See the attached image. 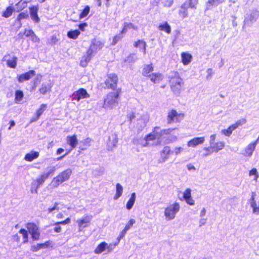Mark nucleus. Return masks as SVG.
Instances as JSON below:
<instances>
[{
  "instance_id": "nucleus-1",
  "label": "nucleus",
  "mask_w": 259,
  "mask_h": 259,
  "mask_svg": "<svg viewBox=\"0 0 259 259\" xmlns=\"http://www.w3.org/2000/svg\"><path fill=\"white\" fill-rule=\"evenodd\" d=\"M27 230L21 228L19 233L22 235V243L25 244L28 242V233L31 235L33 241L39 240L40 238V232L38 226L34 223L29 222L26 224Z\"/></svg>"
},
{
  "instance_id": "nucleus-2",
  "label": "nucleus",
  "mask_w": 259,
  "mask_h": 259,
  "mask_svg": "<svg viewBox=\"0 0 259 259\" xmlns=\"http://www.w3.org/2000/svg\"><path fill=\"white\" fill-rule=\"evenodd\" d=\"M122 93L120 88L107 93L104 98L102 107L105 109H113L119 103Z\"/></svg>"
},
{
  "instance_id": "nucleus-3",
  "label": "nucleus",
  "mask_w": 259,
  "mask_h": 259,
  "mask_svg": "<svg viewBox=\"0 0 259 259\" xmlns=\"http://www.w3.org/2000/svg\"><path fill=\"white\" fill-rule=\"evenodd\" d=\"M119 82V77L115 73H107L105 76L104 82V89L105 90H115Z\"/></svg>"
},
{
  "instance_id": "nucleus-4",
  "label": "nucleus",
  "mask_w": 259,
  "mask_h": 259,
  "mask_svg": "<svg viewBox=\"0 0 259 259\" xmlns=\"http://www.w3.org/2000/svg\"><path fill=\"white\" fill-rule=\"evenodd\" d=\"M171 91L175 94L180 93L183 89L184 82L178 73H176L169 80Z\"/></svg>"
},
{
  "instance_id": "nucleus-5",
  "label": "nucleus",
  "mask_w": 259,
  "mask_h": 259,
  "mask_svg": "<svg viewBox=\"0 0 259 259\" xmlns=\"http://www.w3.org/2000/svg\"><path fill=\"white\" fill-rule=\"evenodd\" d=\"M185 114L182 112L179 113L175 109L168 111L167 115V121L168 124L172 123H179L184 118Z\"/></svg>"
},
{
  "instance_id": "nucleus-6",
  "label": "nucleus",
  "mask_w": 259,
  "mask_h": 259,
  "mask_svg": "<svg viewBox=\"0 0 259 259\" xmlns=\"http://www.w3.org/2000/svg\"><path fill=\"white\" fill-rule=\"evenodd\" d=\"M180 208V204L178 202H174L169 205L165 208L164 215L167 220H171L174 219L176 213L179 211Z\"/></svg>"
},
{
  "instance_id": "nucleus-7",
  "label": "nucleus",
  "mask_w": 259,
  "mask_h": 259,
  "mask_svg": "<svg viewBox=\"0 0 259 259\" xmlns=\"http://www.w3.org/2000/svg\"><path fill=\"white\" fill-rule=\"evenodd\" d=\"M66 140L67 144L70 146V149L67 150L64 155L57 158L58 160H60L67 155L73 149L76 147L78 144L77 136L75 134L71 136H68L67 137Z\"/></svg>"
},
{
  "instance_id": "nucleus-8",
  "label": "nucleus",
  "mask_w": 259,
  "mask_h": 259,
  "mask_svg": "<svg viewBox=\"0 0 259 259\" xmlns=\"http://www.w3.org/2000/svg\"><path fill=\"white\" fill-rule=\"evenodd\" d=\"M71 174V169L67 168L60 172L57 177L54 178L53 181L57 185H59L64 182L68 180Z\"/></svg>"
},
{
  "instance_id": "nucleus-9",
  "label": "nucleus",
  "mask_w": 259,
  "mask_h": 259,
  "mask_svg": "<svg viewBox=\"0 0 259 259\" xmlns=\"http://www.w3.org/2000/svg\"><path fill=\"white\" fill-rule=\"evenodd\" d=\"M90 95L84 88H79L72 95V100L79 102L80 100L90 98Z\"/></svg>"
},
{
  "instance_id": "nucleus-10",
  "label": "nucleus",
  "mask_w": 259,
  "mask_h": 259,
  "mask_svg": "<svg viewBox=\"0 0 259 259\" xmlns=\"http://www.w3.org/2000/svg\"><path fill=\"white\" fill-rule=\"evenodd\" d=\"M104 47V42L95 38L92 39L91 45L88 51L93 55L94 53L101 50Z\"/></svg>"
},
{
  "instance_id": "nucleus-11",
  "label": "nucleus",
  "mask_w": 259,
  "mask_h": 259,
  "mask_svg": "<svg viewBox=\"0 0 259 259\" xmlns=\"http://www.w3.org/2000/svg\"><path fill=\"white\" fill-rule=\"evenodd\" d=\"M35 75V71L34 70H30L24 73L19 74L17 76V79L19 82L22 83L28 80Z\"/></svg>"
},
{
  "instance_id": "nucleus-12",
  "label": "nucleus",
  "mask_w": 259,
  "mask_h": 259,
  "mask_svg": "<svg viewBox=\"0 0 259 259\" xmlns=\"http://www.w3.org/2000/svg\"><path fill=\"white\" fill-rule=\"evenodd\" d=\"M173 153L169 146H165L160 152V158L159 162H163L168 159L170 155Z\"/></svg>"
},
{
  "instance_id": "nucleus-13",
  "label": "nucleus",
  "mask_w": 259,
  "mask_h": 259,
  "mask_svg": "<svg viewBox=\"0 0 259 259\" xmlns=\"http://www.w3.org/2000/svg\"><path fill=\"white\" fill-rule=\"evenodd\" d=\"M17 57L13 56L11 57L9 54H6L3 58V61H6L7 66L11 68H15L17 64Z\"/></svg>"
},
{
  "instance_id": "nucleus-14",
  "label": "nucleus",
  "mask_w": 259,
  "mask_h": 259,
  "mask_svg": "<svg viewBox=\"0 0 259 259\" xmlns=\"http://www.w3.org/2000/svg\"><path fill=\"white\" fill-rule=\"evenodd\" d=\"M258 142H259V136L255 141L249 144L246 146V147L244 149L243 155L246 157L250 156L252 154L254 150H255L256 145Z\"/></svg>"
},
{
  "instance_id": "nucleus-15",
  "label": "nucleus",
  "mask_w": 259,
  "mask_h": 259,
  "mask_svg": "<svg viewBox=\"0 0 259 259\" xmlns=\"http://www.w3.org/2000/svg\"><path fill=\"white\" fill-rule=\"evenodd\" d=\"M38 5L33 6L29 8L31 18L35 23H37L40 21V18L38 15Z\"/></svg>"
},
{
  "instance_id": "nucleus-16",
  "label": "nucleus",
  "mask_w": 259,
  "mask_h": 259,
  "mask_svg": "<svg viewBox=\"0 0 259 259\" xmlns=\"http://www.w3.org/2000/svg\"><path fill=\"white\" fill-rule=\"evenodd\" d=\"M205 141L204 137H195L187 142V146L189 147H195L198 145H201Z\"/></svg>"
},
{
  "instance_id": "nucleus-17",
  "label": "nucleus",
  "mask_w": 259,
  "mask_h": 259,
  "mask_svg": "<svg viewBox=\"0 0 259 259\" xmlns=\"http://www.w3.org/2000/svg\"><path fill=\"white\" fill-rule=\"evenodd\" d=\"M48 105L47 104H41L39 108L36 110L35 117L30 119V122L36 121L39 119L40 116L46 110Z\"/></svg>"
},
{
  "instance_id": "nucleus-18",
  "label": "nucleus",
  "mask_w": 259,
  "mask_h": 259,
  "mask_svg": "<svg viewBox=\"0 0 259 259\" xmlns=\"http://www.w3.org/2000/svg\"><path fill=\"white\" fill-rule=\"evenodd\" d=\"M92 216L91 215H85L82 218L77 221L79 228H85L88 226L90 223Z\"/></svg>"
},
{
  "instance_id": "nucleus-19",
  "label": "nucleus",
  "mask_w": 259,
  "mask_h": 259,
  "mask_svg": "<svg viewBox=\"0 0 259 259\" xmlns=\"http://www.w3.org/2000/svg\"><path fill=\"white\" fill-rule=\"evenodd\" d=\"M183 198L188 204L190 205L195 204V201L191 197V190L190 188L186 189L184 192Z\"/></svg>"
},
{
  "instance_id": "nucleus-20",
  "label": "nucleus",
  "mask_w": 259,
  "mask_h": 259,
  "mask_svg": "<svg viewBox=\"0 0 259 259\" xmlns=\"http://www.w3.org/2000/svg\"><path fill=\"white\" fill-rule=\"evenodd\" d=\"M106 249H108V251H110L112 248H110V246H108L107 243L106 242H102L98 245L94 250V252L96 254H100Z\"/></svg>"
},
{
  "instance_id": "nucleus-21",
  "label": "nucleus",
  "mask_w": 259,
  "mask_h": 259,
  "mask_svg": "<svg viewBox=\"0 0 259 259\" xmlns=\"http://www.w3.org/2000/svg\"><path fill=\"white\" fill-rule=\"evenodd\" d=\"M148 78L153 83H158L163 80V75L160 72H152Z\"/></svg>"
},
{
  "instance_id": "nucleus-22",
  "label": "nucleus",
  "mask_w": 259,
  "mask_h": 259,
  "mask_svg": "<svg viewBox=\"0 0 259 259\" xmlns=\"http://www.w3.org/2000/svg\"><path fill=\"white\" fill-rule=\"evenodd\" d=\"M154 71V66L152 63L146 64L143 66L142 69L143 76L148 77Z\"/></svg>"
},
{
  "instance_id": "nucleus-23",
  "label": "nucleus",
  "mask_w": 259,
  "mask_h": 259,
  "mask_svg": "<svg viewBox=\"0 0 259 259\" xmlns=\"http://www.w3.org/2000/svg\"><path fill=\"white\" fill-rule=\"evenodd\" d=\"M188 6L187 3H184L181 6L179 10V15L182 18H184L188 16Z\"/></svg>"
},
{
  "instance_id": "nucleus-24",
  "label": "nucleus",
  "mask_w": 259,
  "mask_h": 259,
  "mask_svg": "<svg viewBox=\"0 0 259 259\" xmlns=\"http://www.w3.org/2000/svg\"><path fill=\"white\" fill-rule=\"evenodd\" d=\"M55 168H54L52 170H51L50 171L44 173L42 174L38 179L36 180V182L37 183V187H39V186L41 185L45 180L49 177V176L52 173L54 172L55 171Z\"/></svg>"
},
{
  "instance_id": "nucleus-25",
  "label": "nucleus",
  "mask_w": 259,
  "mask_h": 259,
  "mask_svg": "<svg viewBox=\"0 0 259 259\" xmlns=\"http://www.w3.org/2000/svg\"><path fill=\"white\" fill-rule=\"evenodd\" d=\"M52 88L51 83H42L40 88L38 90V92L40 95H45L48 93H50Z\"/></svg>"
},
{
  "instance_id": "nucleus-26",
  "label": "nucleus",
  "mask_w": 259,
  "mask_h": 259,
  "mask_svg": "<svg viewBox=\"0 0 259 259\" xmlns=\"http://www.w3.org/2000/svg\"><path fill=\"white\" fill-rule=\"evenodd\" d=\"M39 156V153L37 151H31L30 152L26 154L24 158L26 161L31 162L37 158Z\"/></svg>"
},
{
  "instance_id": "nucleus-27",
  "label": "nucleus",
  "mask_w": 259,
  "mask_h": 259,
  "mask_svg": "<svg viewBox=\"0 0 259 259\" xmlns=\"http://www.w3.org/2000/svg\"><path fill=\"white\" fill-rule=\"evenodd\" d=\"M160 127L159 126H155L152 130V132L148 135H147L145 138L144 140L146 141H153L155 140L157 136V133H156L157 130H159Z\"/></svg>"
},
{
  "instance_id": "nucleus-28",
  "label": "nucleus",
  "mask_w": 259,
  "mask_h": 259,
  "mask_svg": "<svg viewBox=\"0 0 259 259\" xmlns=\"http://www.w3.org/2000/svg\"><path fill=\"white\" fill-rule=\"evenodd\" d=\"M182 62L184 65H188L192 60L191 54L187 52H182L181 53Z\"/></svg>"
},
{
  "instance_id": "nucleus-29",
  "label": "nucleus",
  "mask_w": 259,
  "mask_h": 259,
  "mask_svg": "<svg viewBox=\"0 0 259 259\" xmlns=\"http://www.w3.org/2000/svg\"><path fill=\"white\" fill-rule=\"evenodd\" d=\"M70 222H71L70 218H67L64 221L56 222L54 224V225H55V227L54 228V231L56 233L61 232V230H62V228H61V226H60V224H62V225L68 224L70 223Z\"/></svg>"
},
{
  "instance_id": "nucleus-30",
  "label": "nucleus",
  "mask_w": 259,
  "mask_h": 259,
  "mask_svg": "<svg viewBox=\"0 0 259 259\" xmlns=\"http://www.w3.org/2000/svg\"><path fill=\"white\" fill-rule=\"evenodd\" d=\"M93 56V54L90 53V52L87 50V55L82 57L80 61V65L82 67H85L88 65V63L91 60V58Z\"/></svg>"
},
{
  "instance_id": "nucleus-31",
  "label": "nucleus",
  "mask_w": 259,
  "mask_h": 259,
  "mask_svg": "<svg viewBox=\"0 0 259 259\" xmlns=\"http://www.w3.org/2000/svg\"><path fill=\"white\" fill-rule=\"evenodd\" d=\"M225 143L223 141H219L210 144L211 148L214 152L217 153L225 147Z\"/></svg>"
},
{
  "instance_id": "nucleus-32",
  "label": "nucleus",
  "mask_w": 259,
  "mask_h": 259,
  "mask_svg": "<svg viewBox=\"0 0 259 259\" xmlns=\"http://www.w3.org/2000/svg\"><path fill=\"white\" fill-rule=\"evenodd\" d=\"M130 28L137 30L138 29V27L132 23H124L121 30L120 31V34L126 33L128 29Z\"/></svg>"
},
{
  "instance_id": "nucleus-33",
  "label": "nucleus",
  "mask_w": 259,
  "mask_h": 259,
  "mask_svg": "<svg viewBox=\"0 0 259 259\" xmlns=\"http://www.w3.org/2000/svg\"><path fill=\"white\" fill-rule=\"evenodd\" d=\"M158 29L159 30L164 31L167 34L171 33V27L167 22H164L163 23L160 24L158 26Z\"/></svg>"
},
{
  "instance_id": "nucleus-34",
  "label": "nucleus",
  "mask_w": 259,
  "mask_h": 259,
  "mask_svg": "<svg viewBox=\"0 0 259 259\" xmlns=\"http://www.w3.org/2000/svg\"><path fill=\"white\" fill-rule=\"evenodd\" d=\"M93 141V139L91 138H87L82 142V146L79 147V149L81 151H84L87 149V147L91 146V143Z\"/></svg>"
},
{
  "instance_id": "nucleus-35",
  "label": "nucleus",
  "mask_w": 259,
  "mask_h": 259,
  "mask_svg": "<svg viewBox=\"0 0 259 259\" xmlns=\"http://www.w3.org/2000/svg\"><path fill=\"white\" fill-rule=\"evenodd\" d=\"M135 200H136V193L135 192H134V193H132L130 198L129 199V200H128V201L126 203V207L127 209L130 210L133 207V206L135 202Z\"/></svg>"
},
{
  "instance_id": "nucleus-36",
  "label": "nucleus",
  "mask_w": 259,
  "mask_h": 259,
  "mask_svg": "<svg viewBox=\"0 0 259 259\" xmlns=\"http://www.w3.org/2000/svg\"><path fill=\"white\" fill-rule=\"evenodd\" d=\"M134 46L135 48L141 47L144 53H146V43L144 40L138 39L134 42Z\"/></svg>"
},
{
  "instance_id": "nucleus-37",
  "label": "nucleus",
  "mask_w": 259,
  "mask_h": 259,
  "mask_svg": "<svg viewBox=\"0 0 259 259\" xmlns=\"http://www.w3.org/2000/svg\"><path fill=\"white\" fill-rule=\"evenodd\" d=\"M123 188L119 183L116 184V194L114 196V199H118L122 194Z\"/></svg>"
},
{
  "instance_id": "nucleus-38",
  "label": "nucleus",
  "mask_w": 259,
  "mask_h": 259,
  "mask_svg": "<svg viewBox=\"0 0 259 259\" xmlns=\"http://www.w3.org/2000/svg\"><path fill=\"white\" fill-rule=\"evenodd\" d=\"M28 3V2L26 1L20 0L16 4L17 12H21L22 10H23L24 9H25L27 7V5Z\"/></svg>"
},
{
  "instance_id": "nucleus-39",
  "label": "nucleus",
  "mask_w": 259,
  "mask_h": 259,
  "mask_svg": "<svg viewBox=\"0 0 259 259\" xmlns=\"http://www.w3.org/2000/svg\"><path fill=\"white\" fill-rule=\"evenodd\" d=\"M24 98L23 92L21 90H16L15 93V102L20 103Z\"/></svg>"
},
{
  "instance_id": "nucleus-40",
  "label": "nucleus",
  "mask_w": 259,
  "mask_h": 259,
  "mask_svg": "<svg viewBox=\"0 0 259 259\" xmlns=\"http://www.w3.org/2000/svg\"><path fill=\"white\" fill-rule=\"evenodd\" d=\"M80 32L78 30H70L67 32V36L71 39H75L80 35Z\"/></svg>"
},
{
  "instance_id": "nucleus-41",
  "label": "nucleus",
  "mask_w": 259,
  "mask_h": 259,
  "mask_svg": "<svg viewBox=\"0 0 259 259\" xmlns=\"http://www.w3.org/2000/svg\"><path fill=\"white\" fill-rule=\"evenodd\" d=\"M14 11V9L11 6H9L3 12L2 16L5 18H8L12 15Z\"/></svg>"
},
{
  "instance_id": "nucleus-42",
  "label": "nucleus",
  "mask_w": 259,
  "mask_h": 259,
  "mask_svg": "<svg viewBox=\"0 0 259 259\" xmlns=\"http://www.w3.org/2000/svg\"><path fill=\"white\" fill-rule=\"evenodd\" d=\"M90 11V8L89 6H86L80 12L79 17L80 19L83 18L87 17L89 14Z\"/></svg>"
},
{
  "instance_id": "nucleus-43",
  "label": "nucleus",
  "mask_w": 259,
  "mask_h": 259,
  "mask_svg": "<svg viewBox=\"0 0 259 259\" xmlns=\"http://www.w3.org/2000/svg\"><path fill=\"white\" fill-rule=\"evenodd\" d=\"M198 2V0H187L185 3H187L188 8L192 9H196V6L197 5Z\"/></svg>"
},
{
  "instance_id": "nucleus-44",
  "label": "nucleus",
  "mask_w": 259,
  "mask_h": 259,
  "mask_svg": "<svg viewBox=\"0 0 259 259\" xmlns=\"http://www.w3.org/2000/svg\"><path fill=\"white\" fill-rule=\"evenodd\" d=\"M40 246L41 249L47 248L48 247H53L52 241L51 240H47L44 243H40Z\"/></svg>"
},
{
  "instance_id": "nucleus-45",
  "label": "nucleus",
  "mask_w": 259,
  "mask_h": 259,
  "mask_svg": "<svg viewBox=\"0 0 259 259\" xmlns=\"http://www.w3.org/2000/svg\"><path fill=\"white\" fill-rule=\"evenodd\" d=\"M11 241L13 243H16L19 244V246L21 245V243H20V237L18 234H14L12 236Z\"/></svg>"
},
{
  "instance_id": "nucleus-46",
  "label": "nucleus",
  "mask_w": 259,
  "mask_h": 259,
  "mask_svg": "<svg viewBox=\"0 0 259 259\" xmlns=\"http://www.w3.org/2000/svg\"><path fill=\"white\" fill-rule=\"evenodd\" d=\"M225 0H208L207 5L210 6L213 5H218L223 3Z\"/></svg>"
},
{
  "instance_id": "nucleus-47",
  "label": "nucleus",
  "mask_w": 259,
  "mask_h": 259,
  "mask_svg": "<svg viewBox=\"0 0 259 259\" xmlns=\"http://www.w3.org/2000/svg\"><path fill=\"white\" fill-rule=\"evenodd\" d=\"M28 18V14L27 13L21 12L19 14L17 17V21L20 22L22 20L26 19Z\"/></svg>"
},
{
  "instance_id": "nucleus-48",
  "label": "nucleus",
  "mask_w": 259,
  "mask_h": 259,
  "mask_svg": "<svg viewBox=\"0 0 259 259\" xmlns=\"http://www.w3.org/2000/svg\"><path fill=\"white\" fill-rule=\"evenodd\" d=\"M136 221L133 219H131L128 223L126 224L124 229L127 231L130 229L133 226V225L135 223Z\"/></svg>"
},
{
  "instance_id": "nucleus-49",
  "label": "nucleus",
  "mask_w": 259,
  "mask_h": 259,
  "mask_svg": "<svg viewBox=\"0 0 259 259\" xmlns=\"http://www.w3.org/2000/svg\"><path fill=\"white\" fill-rule=\"evenodd\" d=\"M203 150L205 151V153L203 154L204 156H207L209 155H210L212 153L214 152L211 148V146L209 147H206L203 148Z\"/></svg>"
},
{
  "instance_id": "nucleus-50",
  "label": "nucleus",
  "mask_w": 259,
  "mask_h": 259,
  "mask_svg": "<svg viewBox=\"0 0 259 259\" xmlns=\"http://www.w3.org/2000/svg\"><path fill=\"white\" fill-rule=\"evenodd\" d=\"M233 130L229 126L227 129H224L222 131V132L225 136L229 137L232 134Z\"/></svg>"
},
{
  "instance_id": "nucleus-51",
  "label": "nucleus",
  "mask_w": 259,
  "mask_h": 259,
  "mask_svg": "<svg viewBox=\"0 0 259 259\" xmlns=\"http://www.w3.org/2000/svg\"><path fill=\"white\" fill-rule=\"evenodd\" d=\"M122 37L123 36L120 34L115 35V36H114L112 38V45H115V44H116L118 41L121 39Z\"/></svg>"
},
{
  "instance_id": "nucleus-52",
  "label": "nucleus",
  "mask_w": 259,
  "mask_h": 259,
  "mask_svg": "<svg viewBox=\"0 0 259 259\" xmlns=\"http://www.w3.org/2000/svg\"><path fill=\"white\" fill-rule=\"evenodd\" d=\"M249 175L250 176L254 175L255 176V180H256L258 177V175L257 174V170L255 168H252L249 172Z\"/></svg>"
},
{
  "instance_id": "nucleus-53",
  "label": "nucleus",
  "mask_w": 259,
  "mask_h": 259,
  "mask_svg": "<svg viewBox=\"0 0 259 259\" xmlns=\"http://www.w3.org/2000/svg\"><path fill=\"white\" fill-rule=\"evenodd\" d=\"M41 249L39 243L33 245L31 246L30 250L32 252H37Z\"/></svg>"
},
{
  "instance_id": "nucleus-54",
  "label": "nucleus",
  "mask_w": 259,
  "mask_h": 259,
  "mask_svg": "<svg viewBox=\"0 0 259 259\" xmlns=\"http://www.w3.org/2000/svg\"><path fill=\"white\" fill-rule=\"evenodd\" d=\"M33 31L32 29H25L23 31V34L26 37H30L33 34Z\"/></svg>"
},
{
  "instance_id": "nucleus-55",
  "label": "nucleus",
  "mask_w": 259,
  "mask_h": 259,
  "mask_svg": "<svg viewBox=\"0 0 259 259\" xmlns=\"http://www.w3.org/2000/svg\"><path fill=\"white\" fill-rule=\"evenodd\" d=\"M59 203L57 202L55 203L54 206L52 207H50L48 209V212L50 213L55 210H59L58 207Z\"/></svg>"
},
{
  "instance_id": "nucleus-56",
  "label": "nucleus",
  "mask_w": 259,
  "mask_h": 259,
  "mask_svg": "<svg viewBox=\"0 0 259 259\" xmlns=\"http://www.w3.org/2000/svg\"><path fill=\"white\" fill-rule=\"evenodd\" d=\"M174 128H167L164 129L161 131V134L163 135H169L171 134L172 131L174 130Z\"/></svg>"
},
{
  "instance_id": "nucleus-57",
  "label": "nucleus",
  "mask_w": 259,
  "mask_h": 259,
  "mask_svg": "<svg viewBox=\"0 0 259 259\" xmlns=\"http://www.w3.org/2000/svg\"><path fill=\"white\" fill-rule=\"evenodd\" d=\"M30 39L34 42H39L40 41L39 38L36 35L34 32L33 34L30 36Z\"/></svg>"
},
{
  "instance_id": "nucleus-58",
  "label": "nucleus",
  "mask_w": 259,
  "mask_h": 259,
  "mask_svg": "<svg viewBox=\"0 0 259 259\" xmlns=\"http://www.w3.org/2000/svg\"><path fill=\"white\" fill-rule=\"evenodd\" d=\"M127 231L125 230L124 229H123L121 232L120 233L118 237V240L119 241L121 239L123 238L125 236V235Z\"/></svg>"
},
{
  "instance_id": "nucleus-59",
  "label": "nucleus",
  "mask_w": 259,
  "mask_h": 259,
  "mask_svg": "<svg viewBox=\"0 0 259 259\" xmlns=\"http://www.w3.org/2000/svg\"><path fill=\"white\" fill-rule=\"evenodd\" d=\"M246 119H242L237 120L235 122V123L237 124V126L238 127L239 126H241V125H243L244 123H246Z\"/></svg>"
},
{
  "instance_id": "nucleus-60",
  "label": "nucleus",
  "mask_w": 259,
  "mask_h": 259,
  "mask_svg": "<svg viewBox=\"0 0 259 259\" xmlns=\"http://www.w3.org/2000/svg\"><path fill=\"white\" fill-rule=\"evenodd\" d=\"M87 26H88L87 23L84 22V23L79 24L78 25V27H79V29L81 31H84L85 30L84 29L85 27H87Z\"/></svg>"
},
{
  "instance_id": "nucleus-61",
  "label": "nucleus",
  "mask_w": 259,
  "mask_h": 259,
  "mask_svg": "<svg viewBox=\"0 0 259 259\" xmlns=\"http://www.w3.org/2000/svg\"><path fill=\"white\" fill-rule=\"evenodd\" d=\"M183 148L181 147H177L175 148L174 152L176 155H178L180 154L182 151H183Z\"/></svg>"
},
{
  "instance_id": "nucleus-62",
  "label": "nucleus",
  "mask_w": 259,
  "mask_h": 259,
  "mask_svg": "<svg viewBox=\"0 0 259 259\" xmlns=\"http://www.w3.org/2000/svg\"><path fill=\"white\" fill-rule=\"evenodd\" d=\"M216 138V135L213 134L210 136V144H212Z\"/></svg>"
},
{
  "instance_id": "nucleus-63",
  "label": "nucleus",
  "mask_w": 259,
  "mask_h": 259,
  "mask_svg": "<svg viewBox=\"0 0 259 259\" xmlns=\"http://www.w3.org/2000/svg\"><path fill=\"white\" fill-rule=\"evenodd\" d=\"M64 151V149L62 148H59L56 151V154L59 155Z\"/></svg>"
},
{
  "instance_id": "nucleus-64",
  "label": "nucleus",
  "mask_w": 259,
  "mask_h": 259,
  "mask_svg": "<svg viewBox=\"0 0 259 259\" xmlns=\"http://www.w3.org/2000/svg\"><path fill=\"white\" fill-rule=\"evenodd\" d=\"M10 126L8 127V130H10L11 128L15 125V122L14 120H11L10 121Z\"/></svg>"
}]
</instances>
